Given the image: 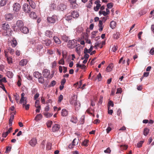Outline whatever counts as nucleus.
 Segmentation results:
<instances>
[{"instance_id": "nucleus-41", "label": "nucleus", "mask_w": 154, "mask_h": 154, "mask_svg": "<svg viewBox=\"0 0 154 154\" xmlns=\"http://www.w3.org/2000/svg\"><path fill=\"white\" fill-rule=\"evenodd\" d=\"M144 141L143 140L140 141L137 144V146L138 147L140 148L142 146V145Z\"/></svg>"}, {"instance_id": "nucleus-17", "label": "nucleus", "mask_w": 154, "mask_h": 154, "mask_svg": "<svg viewBox=\"0 0 154 154\" xmlns=\"http://www.w3.org/2000/svg\"><path fill=\"white\" fill-rule=\"evenodd\" d=\"M27 2H28V3L30 6L32 8H35V4L34 2L32 0H26Z\"/></svg>"}, {"instance_id": "nucleus-46", "label": "nucleus", "mask_w": 154, "mask_h": 154, "mask_svg": "<svg viewBox=\"0 0 154 154\" xmlns=\"http://www.w3.org/2000/svg\"><path fill=\"white\" fill-rule=\"evenodd\" d=\"M85 117L84 116H82L80 119V123L82 124L84 123L85 121Z\"/></svg>"}, {"instance_id": "nucleus-2", "label": "nucleus", "mask_w": 154, "mask_h": 154, "mask_svg": "<svg viewBox=\"0 0 154 154\" xmlns=\"http://www.w3.org/2000/svg\"><path fill=\"white\" fill-rule=\"evenodd\" d=\"M2 29L4 30V32H5L7 35L12 34V31L11 29H10L9 25L8 23H2Z\"/></svg>"}, {"instance_id": "nucleus-23", "label": "nucleus", "mask_w": 154, "mask_h": 154, "mask_svg": "<svg viewBox=\"0 0 154 154\" xmlns=\"http://www.w3.org/2000/svg\"><path fill=\"white\" fill-rule=\"evenodd\" d=\"M116 23L114 21H111L110 23V26L112 29H114L116 26Z\"/></svg>"}, {"instance_id": "nucleus-10", "label": "nucleus", "mask_w": 154, "mask_h": 154, "mask_svg": "<svg viewBox=\"0 0 154 154\" xmlns=\"http://www.w3.org/2000/svg\"><path fill=\"white\" fill-rule=\"evenodd\" d=\"M79 139L75 138L73 140L71 144H70L68 146V147L70 148H72L74 147V146L78 144L79 142Z\"/></svg>"}, {"instance_id": "nucleus-58", "label": "nucleus", "mask_w": 154, "mask_h": 154, "mask_svg": "<svg viewBox=\"0 0 154 154\" xmlns=\"http://www.w3.org/2000/svg\"><path fill=\"white\" fill-rule=\"evenodd\" d=\"M66 82V80L65 78H63L61 82V85H64Z\"/></svg>"}, {"instance_id": "nucleus-21", "label": "nucleus", "mask_w": 154, "mask_h": 154, "mask_svg": "<svg viewBox=\"0 0 154 154\" xmlns=\"http://www.w3.org/2000/svg\"><path fill=\"white\" fill-rule=\"evenodd\" d=\"M45 34L46 36L49 38H51L52 37L53 32L50 30H48L46 31Z\"/></svg>"}, {"instance_id": "nucleus-22", "label": "nucleus", "mask_w": 154, "mask_h": 154, "mask_svg": "<svg viewBox=\"0 0 154 154\" xmlns=\"http://www.w3.org/2000/svg\"><path fill=\"white\" fill-rule=\"evenodd\" d=\"M34 76L37 78H38L42 75L41 73H39L38 72H35L33 73Z\"/></svg>"}, {"instance_id": "nucleus-55", "label": "nucleus", "mask_w": 154, "mask_h": 154, "mask_svg": "<svg viewBox=\"0 0 154 154\" xmlns=\"http://www.w3.org/2000/svg\"><path fill=\"white\" fill-rule=\"evenodd\" d=\"M11 147H9V146H7L5 152L6 153L9 152L11 151Z\"/></svg>"}, {"instance_id": "nucleus-25", "label": "nucleus", "mask_w": 154, "mask_h": 154, "mask_svg": "<svg viewBox=\"0 0 154 154\" xmlns=\"http://www.w3.org/2000/svg\"><path fill=\"white\" fill-rule=\"evenodd\" d=\"M61 116H66L68 114V111L65 109H63L61 112Z\"/></svg>"}, {"instance_id": "nucleus-37", "label": "nucleus", "mask_w": 154, "mask_h": 154, "mask_svg": "<svg viewBox=\"0 0 154 154\" xmlns=\"http://www.w3.org/2000/svg\"><path fill=\"white\" fill-rule=\"evenodd\" d=\"M72 17L71 15H67L66 16L65 19L66 20L69 21L71 20L72 19Z\"/></svg>"}, {"instance_id": "nucleus-12", "label": "nucleus", "mask_w": 154, "mask_h": 154, "mask_svg": "<svg viewBox=\"0 0 154 154\" xmlns=\"http://www.w3.org/2000/svg\"><path fill=\"white\" fill-rule=\"evenodd\" d=\"M42 74L45 78H47L50 74V71L46 69H44L42 72Z\"/></svg>"}, {"instance_id": "nucleus-18", "label": "nucleus", "mask_w": 154, "mask_h": 154, "mask_svg": "<svg viewBox=\"0 0 154 154\" xmlns=\"http://www.w3.org/2000/svg\"><path fill=\"white\" fill-rule=\"evenodd\" d=\"M71 14L73 18H78L79 16V12L76 11H74L71 12Z\"/></svg>"}, {"instance_id": "nucleus-44", "label": "nucleus", "mask_w": 154, "mask_h": 154, "mask_svg": "<svg viewBox=\"0 0 154 154\" xmlns=\"http://www.w3.org/2000/svg\"><path fill=\"white\" fill-rule=\"evenodd\" d=\"M59 64L64 65L65 63L64 59L63 58H61L58 62Z\"/></svg>"}, {"instance_id": "nucleus-53", "label": "nucleus", "mask_w": 154, "mask_h": 154, "mask_svg": "<svg viewBox=\"0 0 154 154\" xmlns=\"http://www.w3.org/2000/svg\"><path fill=\"white\" fill-rule=\"evenodd\" d=\"M35 107L37 108L35 110L36 112L37 113L39 112L41 109V106H38V107Z\"/></svg>"}, {"instance_id": "nucleus-4", "label": "nucleus", "mask_w": 154, "mask_h": 154, "mask_svg": "<svg viewBox=\"0 0 154 154\" xmlns=\"http://www.w3.org/2000/svg\"><path fill=\"white\" fill-rule=\"evenodd\" d=\"M77 41L75 39L69 40L68 42L67 46L69 48H73L77 46Z\"/></svg>"}, {"instance_id": "nucleus-47", "label": "nucleus", "mask_w": 154, "mask_h": 154, "mask_svg": "<svg viewBox=\"0 0 154 154\" xmlns=\"http://www.w3.org/2000/svg\"><path fill=\"white\" fill-rule=\"evenodd\" d=\"M111 106L112 107H113L114 106V104L113 103V102L112 100H110L108 103V107L110 106Z\"/></svg>"}, {"instance_id": "nucleus-32", "label": "nucleus", "mask_w": 154, "mask_h": 154, "mask_svg": "<svg viewBox=\"0 0 154 154\" xmlns=\"http://www.w3.org/2000/svg\"><path fill=\"white\" fill-rule=\"evenodd\" d=\"M30 17L33 19H35L37 17V16L35 12H32L30 13L29 15Z\"/></svg>"}, {"instance_id": "nucleus-6", "label": "nucleus", "mask_w": 154, "mask_h": 154, "mask_svg": "<svg viewBox=\"0 0 154 154\" xmlns=\"http://www.w3.org/2000/svg\"><path fill=\"white\" fill-rule=\"evenodd\" d=\"M13 8L14 11L17 12L20 11L21 6L19 3H15L14 4Z\"/></svg>"}, {"instance_id": "nucleus-51", "label": "nucleus", "mask_w": 154, "mask_h": 154, "mask_svg": "<svg viewBox=\"0 0 154 154\" xmlns=\"http://www.w3.org/2000/svg\"><path fill=\"white\" fill-rule=\"evenodd\" d=\"M17 42L16 41H13L12 43H11V45L13 47H15L17 45Z\"/></svg>"}, {"instance_id": "nucleus-49", "label": "nucleus", "mask_w": 154, "mask_h": 154, "mask_svg": "<svg viewBox=\"0 0 154 154\" xmlns=\"http://www.w3.org/2000/svg\"><path fill=\"white\" fill-rule=\"evenodd\" d=\"M62 39L65 42H67L68 41V38L65 35H63L62 37Z\"/></svg>"}, {"instance_id": "nucleus-27", "label": "nucleus", "mask_w": 154, "mask_h": 154, "mask_svg": "<svg viewBox=\"0 0 154 154\" xmlns=\"http://www.w3.org/2000/svg\"><path fill=\"white\" fill-rule=\"evenodd\" d=\"M149 129L148 128H146L144 129L143 134L144 136H146L149 134Z\"/></svg>"}, {"instance_id": "nucleus-64", "label": "nucleus", "mask_w": 154, "mask_h": 154, "mask_svg": "<svg viewBox=\"0 0 154 154\" xmlns=\"http://www.w3.org/2000/svg\"><path fill=\"white\" fill-rule=\"evenodd\" d=\"M150 53L152 55L154 54V48H152L150 51Z\"/></svg>"}, {"instance_id": "nucleus-20", "label": "nucleus", "mask_w": 154, "mask_h": 154, "mask_svg": "<svg viewBox=\"0 0 154 154\" xmlns=\"http://www.w3.org/2000/svg\"><path fill=\"white\" fill-rule=\"evenodd\" d=\"M28 61L26 59H23L19 62V65L22 66H25L27 63Z\"/></svg>"}, {"instance_id": "nucleus-43", "label": "nucleus", "mask_w": 154, "mask_h": 154, "mask_svg": "<svg viewBox=\"0 0 154 154\" xmlns=\"http://www.w3.org/2000/svg\"><path fill=\"white\" fill-rule=\"evenodd\" d=\"M53 123L52 121H50L48 122L47 123V126L48 128H50Z\"/></svg>"}, {"instance_id": "nucleus-61", "label": "nucleus", "mask_w": 154, "mask_h": 154, "mask_svg": "<svg viewBox=\"0 0 154 154\" xmlns=\"http://www.w3.org/2000/svg\"><path fill=\"white\" fill-rule=\"evenodd\" d=\"M97 78L98 80V81H100L101 80L102 76L101 74L99 73L98 75H97Z\"/></svg>"}, {"instance_id": "nucleus-54", "label": "nucleus", "mask_w": 154, "mask_h": 154, "mask_svg": "<svg viewBox=\"0 0 154 154\" xmlns=\"http://www.w3.org/2000/svg\"><path fill=\"white\" fill-rule=\"evenodd\" d=\"M111 152V150H110L109 148L108 147L107 148V149L104 151V152L106 153H110Z\"/></svg>"}, {"instance_id": "nucleus-52", "label": "nucleus", "mask_w": 154, "mask_h": 154, "mask_svg": "<svg viewBox=\"0 0 154 154\" xmlns=\"http://www.w3.org/2000/svg\"><path fill=\"white\" fill-rule=\"evenodd\" d=\"M120 147L121 149H126L128 148V146L125 145H121Z\"/></svg>"}, {"instance_id": "nucleus-15", "label": "nucleus", "mask_w": 154, "mask_h": 154, "mask_svg": "<svg viewBox=\"0 0 154 154\" xmlns=\"http://www.w3.org/2000/svg\"><path fill=\"white\" fill-rule=\"evenodd\" d=\"M71 3V6L72 8H75L77 7L78 5L76 3V0H69Z\"/></svg>"}, {"instance_id": "nucleus-42", "label": "nucleus", "mask_w": 154, "mask_h": 154, "mask_svg": "<svg viewBox=\"0 0 154 154\" xmlns=\"http://www.w3.org/2000/svg\"><path fill=\"white\" fill-rule=\"evenodd\" d=\"M8 50L9 52L12 55L14 54V50L13 49L10 48H8Z\"/></svg>"}, {"instance_id": "nucleus-40", "label": "nucleus", "mask_w": 154, "mask_h": 154, "mask_svg": "<svg viewBox=\"0 0 154 154\" xmlns=\"http://www.w3.org/2000/svg\"><path fill=\"white\" fill-rule=\"evenodd\" d=\"M88 140H85L82 143V144L85 146H88Z\"/></svg>"}, {"instance_id": "nucleus-8", "label": "nucleus", "mask_w": 154, "mask_h": 154, "mask_svg": "<svg viewBox=\"0 0 154 154\" xmlns=\"http://www.w3.org/2000/svg\"><path fill=\"white\" fill-rule=\"evenodd\" d=\"M23 9L26 13H29L30 12V8L27 3L24 4L23 7Z\"/></svg>"}, {"instance_id": "nucleus-9", "label": "nucleus", "mask_w": 154, "mask_h": 154, "mask_svg": "<svg viewBox=\"0 0 154 154\" xmlns=\"http://www.w3.org/2000/svg\"><path fill=\"white\" fill-rule=\"evenodd\" d=\"M5 17V20L6 21H10L13 20L14 18V16L12 14L9 13L6 14Z\"/></svg>"}, {"instance_id": "nucleus-1", "label": "nucleus", "mask_w": 154, "mask_h": 154, "mask_svg": "<svg viewBox=\"0 0 154 154\" xmlns=\"http://www.w3.org/2000/svg\"><path fill=\"white\" fill-rule=\"evenodd\" d=\"M71 104L75 106L76 110H78L81 104L77 100V96L75 95H73L71 97L70 101Z\"/></svg>"}, {"instance_id": "nucleus-39", "label": "nucleus", "mask_w": 154, "mask_h": 154, "mask_svg": "<svg viewBox=\"0 0 154 154\" xmlns=\"http://www.w3.org/2000/svg\"><path fill=\"white\" fill-rule=\"evenodd\" d=\"M14 97L15 100L17 103L18 102L19 99V95L17 93H16L14 95Z\"/></svg>"}, {"instance_id": "nucleus-11", "label": "nucleus", "mask_w": 154, "mask_h": 154, "mask_svg": "<svg viewBox=\"0 0 154 154\" xmlns=\"http://www.w3.org/2000/svg\"><path fill=\"white\" fill-rule=\"evenodd\" d=\"M42 43L43 44L47 46H50L52 44L51 41L49 39H45L42 41Z\"/></svg>"}, {"instance_id": "nucleus-60", "label": "nucleus", "mask_w": 154, "mask_h": 154, "mask_svg": "<svg viewBox=\"0 0 154 154\" xmlns=\"http://www.w3.org/2000/svg\"><path fill=\"white\" fill-rule=\"evenodd\" d=\"M113 6L111 3H109L107 5V7L108 8H111Z\"/></svg>"}, {"instance_id": "nucleus-24", "label": "nucleus", "mask_w": 154, "mask_h": 154, "mask_svg": "<svg viewBox=\"0 0 154 154\" xmlns=\"http://www.w3.org/2000/svg\"><path fill=\"white\" fill-rule=\"evenodd\" d=\"M53 39L54 42L58 44H60L61 43V42L60 39L57 37L54 36L53 37Z\"/></svg>"}, {"instance_id": "nucleus-33", "label": "nucleus", "mask_w": 154, "mask_h": 154, "mask_svg": "<svg viewBox=\"0 0 154 154\" xmlns=\"http://www.w3.org/2000/svg\"><path fill=\"white\" fill-rule=\"evenodd\" d=\"M99 14L100 15L101 14H103V15L105 16H106L108 15L106 12L104 11H100L99 12Z\"/></svg>"}, {"instance_id": "nucleus-62", "label": "nucleus", "mask_w": 154, "mask_h": 154, "mask_svg": "<svg viewBox=\"0 0 154 154\" xmlns=\"http://www.w3.org/2000/svg\"><path fill=\"white\" fill-rule=\"evenodd\" d=\"M39 101L38 100H36L35 103V107H38V106H40L39 105Z\"/></svg>"}, {"instance_id": "nucleus-3", "label": "nucleus", "mask_w": 154, "mask_h": 154, "mask_svg": "<svg viewBox=\"0 0 154 154\" xmlns=\"http://www.w3.org/2000/svg\"><path fill=\"white\" fill-rule=\"evenodd\" d=\"M57 16L55 15H52L51 16H49L47 17V20L48 23L50 24H54L57 20Z\"/></svg>"}, {"instance_id": "nucleus-36", "label": "nucleus", "mask_w": 154, "mask_h": 154, "mask_svg": "<svg viewBox=\"0 0 154 154\" xmlns=\"http://www.w3.org/2000/svg\"><path fill=\"white\" fill-rule=\"evenodd\" d=\"M38 82L39 83L43 84L44 82V78L41 76L39 78H38Z\"/></svg>"}, {"instance_id": "nucleus-31", "label": "nucleus", "mask_w": 154, "mask_h": 154, "mask_svg": "<svg viewBox=\"0 0 154 154\" xmlns=\"http://www.w3.org/2000/svg\"><path fill=\"white\" fill-rule=\"evenodd\" d=\"M56 7V5L54 3H51L50 6V9L51 11L54 10Z\"/></svg>"}, {"instance_id": "nucleus-38", "label": "nucleus", "mask_w": 154, "mask_h": 154, "mask_svg": "<svg viewBox=\"0 0 154 154\" xmlns=\"http://www.w3.org/2000/svg\"><path fill=\"white\" fill-rule=\"evenodd\" d=\"M100 6L101 5L100 4H97L96 6V7H94V10L96 11H98L99 8L100 7Z\"/></svg>"}, {"instance_id": "nucleus-13", "label": "nucleus", "mask_w": 154, "mask_h": 154, "mask_svg": "<svg viewBox=\"0 0 154 154\" xmlns=\"http://www.w3.org/2000/svg\"><path fill=\"white\" fill-rule=\"evenodd\" d=\"M29 144L32 146H35L37 143V141L36 138H32L29 142Z\"/></svg>"}, {"instance_id": "nucleus-59", "label": "nucleus", "mask_w": 154, "mask_h": 154, "mask_svg": "<svg viewBox=\"0 0 154 154\" xmlns=\"http://www.w3.org/2000/svg\"><path fill=\"white\" fill-rule=\"evenodd\" d=\"M122 91V89L121 88H119L117 89L116 94L121 93Z\"/></svg>"}, {"instance_id": "nucleus-29", "label": "nucleus", "mask_w": 154, "mask_h": 154, "mask_svg": "<svg viewBox=\"0 0 154 154\" xmlns=\"http://www.w3.org/2000/svg\"><path fill=\"white\" fill-rule=\"evenodd\" d=\"M113 68V65L112 63L109 64L106 68V70L107 72L111 71Z\"/></svg>"}, {"instance_id": "nucleus-63", "label": "nucleus", "mask_w": 154, "mask_h": 154, "mask_svg": "<svg viewBox=\"0 0 154 154\" xmlns=\"http://www.w3.org/2000/svg\"><path fill=\"white\" fill-rule=\"evenodd\" d=\"M146 14V12L144 10H142L139 12V14L140 16L145 14Z\"/></svg>"}, {"instance_id": "nucleus-57", "label": "nucleus", "mask_w": 154, "mask_h": 154, "mask_svg": "<svg viewBox=\"0 0 154 154\" xmlns=\"http://www.w3.org/2000/svg\"><path fill=\"white\" fill-rule=\"evenodd\" d=\"M56 83V82L54 80L52 81L50 83V86H54Z\"/></svg>"}, {"instance_id": "nucleus-19", "label": "nucleus", "mask_w": 154, "mask_h": 154, "mask_svg": "<svg viewBox=\"0 0 154 154\" xmlns=\"http://www.w3.org/2000/svg\"><path fill=\"white\" fill-rule=\"evenodd\" d=\"M21 31L24 34H27L29 32L28 28L24 26L21 29H20Z\"/></svg>"}, {"instance_id": "nucleus-45", "label": "nucleus", "mask_w": 154, "mask_h": 154, "mask_svg": "<svg viewBox=\"0 0 154 154\" xmlns=\"http://www.w3.org/2000/svg\"><path fill=\"white\" fill-rule=\"evenodd\" d=\"M110 107H108V113L112 115V114L113 113V111L112 109H110Z\"/></svg>"}, {"instance_id": "nucleus-26", "label": "nucleus", "mask_w": 154, "mask_h": 154, "mask_svg": "<svg viewBox=\"0 0 154 154\" xmlns=\"http://www.w3.org/2000/svg\"><path fill=\"white\" fill-rule=\"evenodd\" d=\"M70 121L74 123H76L77 122V118L75 116H72L71 118Z\"/></svg>"}, {"instance_id": "nucleus-48", "label": "nucleus", "mask_w": 154, "mask_h": 154, "mask_svg": "<svg viewBox=\"0 0 154 154\" xmlns=\"http://www.w3.org/2000/svg\"><path fill=\"white\" fill-rule=\"evenodd\" d=\"M63 96L62 95L60 94L58 97V102H60L63 99Z\"/></svg>"}, {"instance_id": "nucleus-35", "label": "nucleus", "mask_w": 154, "mask_h": 154, "mask_svg": "<svg viewBox=\"0 0 154 154\" xmlns=\"http://www.w3.org/2000/svg\"><path fill=\"white\" fill-rule=\"evenodd\" d=\"M6 59L8 64H11L12 63L13 59L11 57H8L6 58Z\"/></svg>"}, {"instance_id": "nucleus-30", "label": "nucleus", "mask_w": 154, "mask_h": 154, "mask_svg": "<svg viewBox=\"0 0 154 154\" xmlns=\"http://www.w3.org/2000/svg\"><path fill=\"white\" fill-rule=\"evenodd\" d=\"M8 0H1L0 2V5L1 6H3L6 5Z\"/></svg>"}, {"instance_id": "nucleus-7", "label": "nucleus", "mask_w": 154, "mask_h": 154, "mask_svg": "<svg viewBox=\"0 0 154 154\" xmlns=\"http://www.w3.org/2000/svg\"><path fill=\"white\" fill-rule=\"evenodd\" d=\"M66 6L63 3H61L59 4L57 8V9L59 11H63L66 9Z\"/></svg>"}, {"instance_id": "nucleus-56", "label": "nucleus", "mask_w": 154, "mask_h": 154, "mask_svg": "<svg viewBox=\"0 0 154 154\" xmlns=\"http://www.w3.org/2000/svg\"><path fill=\"white\" fill-rule=\"evenodd\" d=\"M117 49H118V47H117L114 45L113 47L112 48V50L113 52H115L117 51Z\"/></svg>"}, {"instance_id": "nucleus-16", "label": "nucleus", "mask_w": 154, "mask_h": 154, "mask_svg": "<svg viewBox=\"0 0 154 154\" xmlns=\"http://www.w3.org/2000/svg\"><path fill=\"white\" fill-rule=\"evenodd\" d=\"M16 24L17 27L20 28V29L23 26V22L21 20H18L17 21Z\"/></svg>"}, {"instance_id": "nucleus-28", "label": "nucleus", "mask_w": 154, "mask_h": 154, "mask_svg": "<svg viewBox=\"0 0 154 154\" xmlns=\"http://www.w3.org/2000/svg\"><path fill=\"white\" fill-rule=\"evenodd\" d=\"M42 117V115L41 114H38L35 117V120L36 121H38L39 120L41 119Z\"/></svg>"}, {"instance_id": "nucleus-50", "label": "nucleus", "mask_w": 154, "mask_h": 154, "mask_svg": "<svg viewBox=\"0 0 154 154\" xmlns=\"http://www.w3.org/2000/svg\"><path fill=\"white\" fill-rule=\"evenodd\" d=\"M18 78H19V79H18V80L17 82V84L18 86L19 87V86H20L21 85V79L20 77L19 76Z\"/></svg>"}, {"instance_id": "nucleus-14", "label": "nucleus", "mask_w": 154, "mask_h": 154, "mask_svg": "<svg viewBox=\"0 0 154 154\" xmlns=\"http://www.w3.org/2000/svg\"><path fill=\"white\" fill-rule=\"evenodd\" d=\"M60 128V125L55 124L54 125L52 128V131L53 132H55L58 131Z\"/></svg>"}, {"instance_id": "nucleus-34", "label": "nucleus", "mask_w": 154, "mask_h": 154, "mask_svg": "<svg viewBox=\"0 0 154 154\" xmlns=\"http://www.w3.org/2000/svg\"><path fill=\"white\" fill-rule=\"evenodd\" d=\"M120 33L119 32H116V33H115L113 35V37L117 39L119 38L120 36Z\"/></svg>"}, {"instance_id": "nucleus-5", "label": "nucleus", "mask_w": 154, "mask_h": 154, "mask_svg": "<svg viewBox=\"0 0 154 154\" xmlns=\"http://www.w3.org/2000/svg\"><path fill=\"white\" fill-rule=\"evenodd\" d=\"M25 94L24 93H22L21 94V98L20 100L19 103L23 104V106L24 107V106L26 104L27 102V99H25V97H24Z\"/></svg>"}]
</instances>
